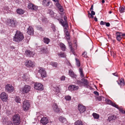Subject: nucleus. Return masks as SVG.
Masks as SVG:
<instances>
[{
    "mask_svg": "<svg viewBox=\"0 0 125 125\" xmlns=\"http://www.w3.org/2000/svg\"><path fill=\"white\" fill-rule=\"evenodd\" d=\"M24 36L22 33L18 31H17L13 37V41L16 42H19L24 39Z\"/></svg>",
    "mask_w": 125,
    "mask_h": 125,
    "instance_id": "obj_1",
    "label": "nucleus"
},
{
    "mask_svg": "<svg viewBox=\"0 0 125 125\" xmlns=\"http://www.w3.org/2000/svg\"><path fill=\"white\" fill-rule=\"evenodd\" d=\"M12 122L14 125H19L21 122V118L18 114H15L12 117Z\"/></svg>",
    "mask_w": 125,
    "mask_h": 125,
    "instance_id": "obj_2",
    "label": "nucleus"
},
{
    "mask_svg": "<svg viewBox=\"0 0 125 125\" xmlns=\"http://www.w3.org/2000/svg\"><path fill=\"white\" fill-rule=\"evenodd\" d=\"M7 23L10 26L14 27L16 26L17 22L16 20L14 19H9L7 20Z\"/></svg>",
    "mask_w": 125,
    "mask_h": 125,
    "instance_id": "obj_3",
    "label": "nucleus"
},
{
    "mask_svg": "<svg viewBox=\"0 0 125 125\" xmlns=\"http://www.w3.org/2000/svg\"><path fill=\"white\" fill-rule=\"evenodd\" d=\"M31 87L28 85H25L20 90L21 91L23 94H24L28 93L30 90Z\"/></svg>",
    "mask_w": 125,
    "mask_h": 125,
    "instance_id": "obj_4",
    "label": "nucleus"
},
{
    "mask_svg": "<svg viewBox=\"0 0 125 125\" xmlns=\"http://www.w3.org/2000/svg\"><path fill=\"white\" fill-rule=\"evenodd\" d=\"M30 107V102L28 100H25L23 103L22 108L24 111L28 110Z\"/></svg>",
    "mask_w": 125,
    "mask_h": 125,
    "instance_id": "obj_5",
    "label": "nucleus"
},
{
    "mask_svg": "<svg viewBox=\"0 0 125 125\" xmlns=\"http://www.w3.org/2000/svg\"><path fill=\"white\" fill-rule=\"evenodd\" d=\"M42 4L44 6L48 7L49 8H52L53 6L50 0H43Z\"/></svg>",
    "mask_w": 125,
    "mask_h": 125,
    "instance_id": "obj_6",
    "label": "nucleus"
},
{
    "mask_svg": "<svg viewBox=\"0 0 125 125\" xmlns=\"http://www.w3.org/2000/svg\"><path fill=\"white\" fill-rule=\"evenodd\" d=\"M38 72L40 73L42 78L45 77L47 76V73L45 69L42 67L39 68Z\"/></svg>",
    "mask_w": 125,
    "mask_h": 125,
    "instance_id": "obj_7",
    "label": "nucleus"
},
{
    "mask_svg": "<svg viewBox=\"0 0 125 125\" xmlns=\"http://www.w3.org/2000/svg\"><path fill=\"white\" fill-rule=\"evenodd\" d=\"M24 64L28 68H33L35 66L33 63L30 60H27Z\"/></svg>",
    "mask_w": 125,
    "mask_h": 125,
    "instance_id": "obj_8",
    "label": "nucleus"
},
{
    "mask_svg": "<svg viewBox=\"0 0 125 125\" xmlns=\"http://www.w3.org/2000/svg\"><path fill=\"white\" fill-rule=\"evenodd\" d=\"M34 54L35 53L33 52L28 49L25 50L24 53L26 56L30 57H33Z\"/></svg>",
    "mask_w": 125,
    "mask_h": 125,
    "instance_id": "obj_9",
    "label": "nucleus"
},
{
    "mask_svg": "<svg viewBox=\"0 0 125 125\" xmlns=\"http://www.w3.org/2000/svg\"><path fill=\"white\" fill-rule=\"evenodd\" d=\"M59 23L63 26L64 28H67L68 27V21H64L62 19H58Z\"/></svg>",
    "mask_w": 125,
    "mask_h": 125,
    "instance_id": "obj_10",
    "label": "nucleus"
},
{
    "mask_svg": "<svg viewBox=\"0 0 125 125\" xmlns=\"http://www.w3.org/2000/svg\"><path fill=\"white\" fill-rule=\"evenodd\" d=\"M86 108L85 106L82 104H79L78 105V109L80 113L84 112L86 110Z\"/></svg>",
    "mask_w": 125,
    "mask_h": 125,
    "instance_id": "obj_11",
    "label": "nucleus"
},
{
    "mask_svg": "<svg viewBox=\"0 0 125 125\" xmlns=\"http://www.w3.org/2000/svg\"><path fill=\"white\" fill-rule=\"evenodd\" d=\"M34 88L35 89L42 91L43 89V87L42 85L40 83H36L34 85Z\"/></svg>",
    "mask_w": 125,
    "mask_h": 125,
    "instance_id": "obj_12",
    "label": "nucleus"
},
{
    "mask_svg": "<svg viewBox=\"0 0 125 125\" xmlns=\"http://www.w3.org/2000/svg\"><path fill=\"white\" fill-rule=\"evenodd\" d=\"M5 89L9 93L12 92L14 90V88L11 85L7 84L5 86Z\"/></svg>",
    "mask_w": 125,
    "mask_h": 125,
    "instance_id": "obj_13",
    "label": "nucleus"
},
{
    "mask_svg": "<svg viewBox=\"0 0 125 125\" xmlns=\"http://www.w3.org/2000/svg\"><path fill=\"white\" fill-rule=\"evenodd\" d=\"M28 8L30 9L36 10L38 9V7L32 3H29L28 5Z\"/></svg>",
    "mask_w": 125,
    "mask_h": 125,
    "instance_id": "obj_14",
    "label": "nucleus"
},
{
    "mask_svg": "<svg viewBox=\"0 0 125 125\" xmlns=\"http://www.w3.org/2000/svg\"><path fill=\"white\" fill-rule=\"evenodd\" d=\"M0 96V98L3 101H6L8 99V96L4 92L1 93Z\"/></svg>",
    "mask_w": 125,
    "mask_h": 125,
    "instance_id": "obj_15",
    "label": "nucleus"
},
{
    "mask_svg": "<svg viewBox=\"0 0 125 125\" xmlns=\"http://www.w3.org/2000/svg\"><path fill=\"white\" fill-rule=\"evenodd\" d=\"M115 34L117 40L118 41L120 42L122 39V33L119 32H116Z\"/></svg>",
    "mask_w": 125,
    "mask_h": 125,
    "instance_id": "obj_16",
    "label": "nucleus"
},
{
    "mask_svg": "<svg viewBox=\"0 0 125 125\" xmlns=\"http://www.w3.org/2000/svg\"><path fill=\"white\" fill-rule=\"evenodd\" d=\"M34 31L32 27L29 26L27 29V33L30 35H33L34 34Z\"/></svg>",
    "mask_w": 125,
    "mask_h": 125,
    "instance_id": "obj_17",
    "label": "nucleus"
},
{
    "mask_svg": "<svg viewBox=\"0 0 125 125\" xmlns=\"http://www.w3.org/2000/svg\"><path fill=\"white\" fill-rule=\"evenodd\" d=\"M117 81L118 84L121 87L124 86L125 84L124 80L123 78H121L118 81Z\"/></svg>",
    "mask_w": 125,
    "mask_h": 125,
    "instance_id": "obj_18",
    "label": "nucleus"
},
{
    "mask_svg": "<svg viewBox=\"0 0 125 125\" xmlns=\"http://www.w3.org/2000/svg\"><path fill=\"white\" fill-rule=\"evenodd\" d=\"M68 88L69 90L72 91L77 90L79 88V87L75 85H72L69 86Z\"/></svg>",
    "mask_w": 125,
    "mask_h": 125,
    "instance_id": "obj_19",
    "label": "nucleus"
},
{
    "mask_svg": "<svg viewBox=\"0 0 125 125\" xmlns=\"http://www.w3.org/2000/svg\"><path fill=\"white\" fill-rule=\"evenodd\" d=\"M53 109L56 113H58L60 111V108L56 103H54L53 105Z\"/></svg>",
    "mask_w": 125,
    "mask_h": 125,
    "instance_id": "obj_20",
    "label": "nucleus"
},
{
    "mask_svg": "<svg viewBox=\"0 0 125 125\" xmlns=\"http://www.w3.org/2000/svg\"><path fill=\"white\" fill-rule=\"evenodd\" d=\"M69 75L72 77L76 79V75L73 72L71 69H70L69 71Z\"/></svg>",
    "mask_w": 125,
    "mask_h": 125,
    "instance_id": "obj_21",
    "label": "nucleus"
},
{
    "mask_svg": "<svg viewBox=\"0 0 125 125\" xmlns=\"http://www.w3.org/2000/svg\"><path fill=\"white\" fill-rule=\"evenodd\" d=\"M41 123L43 125H45L48 123V120L47 117H43L41 120Z\"/></svg>",
    "mask_w": 125,
    "mask_h": 125,
    "instance_id": "obj_22",
    "label": "nucleus"
},
{
    "mask_svg": "<svg viewBox=\"0 0 125 125\" xmlns=\"http://www.w3.org/2000/svg\"><path fill=\"white\" fill-rule=\"evenodd\" d=\"M81 80L82 81L83 86L87 87L89 86L88 84L89 83L87 79L83 78Z\"/></svg>",
    "mask_w": 125,
    "mask_h": 125,
    "instance_id": "obj_23",
    "label": "nucleus"
},
{
    "mask_svg": "<svg viewBox=\"0 0 125 125\" xmlns=\"http://www.w3.org/2000/svg\"><path fill=\"white\" fill-rule=\"evenodd\" d=\"M55 5L56 7L58 8L60 11L62 12L63 11V9L61 5L59 3V2H57L56 3Z\"/></svg>",
    "mask_w": 125,
    "mask_h": 125,
    "instance_id": "obj_24",
    "label": "nucleus"
},
{
    "mask_svg": "<svg viewBox=\"0 0 125 125\" xmlns=\"http://www.w3.org/2000/svg\"><path fill=\"white\" fill-rule=\"evenodd\" d=\"M59 120L62 123H66L67 122L66 119L62 116L59 117Z\"/></svg>",
    "mask_w": 125,
    "mask_h": 125,
    "instance_id": "obj_25",
    "label": "nucleus"
},
{
    "mask_svg": "<svg viewBox=\"0 0 125 125\" xmlns=\"http://www.w3.org/2000/svg\"><path fill=\"white\" fill-rule=\"evenodd\" d=\"M16 12L17 14L20 15H22L24 13L23 10L21 8L18 9L16 10Z\"/></svg>",
    "mask_w": 125,
    "mask_h": 125,
    "instance_id": "obj_26",
    "label": "nucleus"
},
{
    "mask_svg": "<svg viewBox=\"0 0 125 125\" xmlns=\"http://www.w3.org/2000/svg\"><path fill=\"white\" fill-rule=\"evenodd\" d=\"M116 118V115H113L112 116H109L108 118V120L109 122H110L112 120H115Z\"/></svg>",
    "mask_w": 125,
    "mask_h": 125,
    "instance_id": "obj_27",
    "label": "nucleus"
},
{
    "mask_svg": "<svg viewBox=\"0 0 125 125\" xmlns=\"http://www.w3.org/2000/svg\"><path fill=\"white\" fill-rule=\"evenodd\" d=\"M64 32H65L66 35L68 37V38H67L68 39H70V34L68 31L67 29V28H64Z\"/></svg>",
    "mask_w": 125,
    "mask_h": 125,
    "instance_id": "obj_28",
    "label": "nucleus"
},
{
    "mask_svg": "<svg viewBox=\"0 0 125 125\" xmlns=\"http://www.w3.org/2000/svg\"><path fill=\"white\" fill-rule=\"evenodd\" d=\"M60 46L62 51H65L66 47L65 45L63 43L61 42L60 43Z\"/></svg>",
    "mask_w": 125,
    "mask_h": 125,
    "instance_id": "obj_29",
    "label": "nucleus"
},
{
    "mask_svg": "<svg viewBox=\"0 0 125 125\" xmlns=\"http://www.w3.org/2000/svg\"><path fill=\"white\" fill-rule=\"evenodd\" d=\"M75 125H84L83 124V122L81 120H78L74 123Z\"/></svg>",
    "mask_w": 125,
    "mask_h": 125,
    "instance_id": "obj_30",
    "label": "nucleus"
},
{
    "mask_svg": "<svg viewBox=\"0 0 125 125\" xmlns=\"http://www.w3.org/2000/svg\"><path fill=\"white\" fill-rule=\"evenodd\" d=\"M43 41L45 43L48 44L50 42V39L48 38L44 37L43 38Z\"/></svg>",
    "mask_w": 125,
    "mask_h": 125,
    "instance_id": "obj_31",
    "label": "nucleus"
},
{
    "mask_svg": "<svg viewBox=\"0 0 125 125\" xmlns=\"http://www.w3.org/2000/svg\"><path fill=\"white\" fill-rule=\"evenodd\" d=\"M58 55L59 56L62 57H66V55L65 53L62 52H61L59 53L58 54Z\"/></svg>",
    "mask_w": 125,
    "mask_h": 125,
    "instance_id": "obj_32",
    "label": "nucleus"
},
{
    "mask_svg": "<svg viewBox=\"0 0 125 125\" xmlns=\"http://www.w3.org/2000/svg\"><path fill=\"white\" fill-rule=\"evenodd\" d=\"M54 91L57 94L58 93L60 92V89L58 87L56 86L54 87Z\"/></svg>",
    "mask_w": 125,
    "mask_h": 125,
    "instance_id": "obj_33",
    "label": "nucleus"
},
{
    "mask_svg": "<svg viewBox=\"0 0 125 125\" xmlns=\"http://www.w3.org/2000/svg\"><path fill=\"white\" fill-rule=\"evenodd\" d=\"M49 13L51 16L52 17H53L54 16V13L53 11L51 10H49L47 13Z\"/></svg>",
    "mask_w": 125,
    "mask_h": 125,
    "instance_id": "obj_34",
    "label": "nucleus"
},
{
    "mask_svg": "<svg viewBox=\"0 0 125 125\" xmlns=\"http://www.w3.org/2000/svg\"><path fill=\"white\" fill-rule=\"evenodd\" d=\"M125 7L124 6V7H120L119 10L121 13H123L125 12Z\"/></svg>",
    "mask_w": 125,
    "mask_h": 125,
    "instance_id": "obj_35",
    "label": "nucleus"
},
{
    "mask_svg": "<svg viewBox=\"0 0 125 125\" xmlns=\"http://www.w3.org/2000/svg\"><path fill=\"white\" fill-rule=\"evenodd\" d=\"M92 115L94 117L95 119H98L99 118V115L96 113H93Z\"/></svg>",
    "mask_w": 125,
    "mask_h": 125,
    "instance_id": "obj_36",
    "label": "nucleus"
},
{
    "mask_svg": "<svg viewBox=\"0 0 125 125\" xmlns=\"http://www.w3.org/2000/svg\"><path fill=\"white\" fill-rule=\"evenodd\" d=\"M75 59L76 61L77 66L78 67H80V66L81 64L79 60L77 58H75Z\"/></svg>",
    "mask_w": 125,
    "mask_h": 125,
    "instance_id": "obj_37",
    "label": "nucleus"
},
{
    "mask_svg": "<svg viewBox=\"0 0 125 125\" xmlns=\"http://www.w3.org/2000/svg\"><path fill=\"white\" fill-rule=\"evenodd\" d=\"M21 100V99L19 97L17 96H16L15 99V101L17 103H20Z\"/></svg>",
    "mask_w": 125,
    "mask_h": 125,
    "instance_id": "obj_38",
    "label": "nucleus"
},
{
    "mask_svg": "<svg viewBox=\"0 0 125 125\" xmlns=\"http://www.w3.org/2000/svg\"><path fill=\"white\" fill-rule=\"evenodd\" d=\"M51 28L52 29L53 32H55L56 31L55 26L53 24H52L51 26Z\"/></svg>",
    "mask_w": 125,
    "mask_h": 125,
    "instance_id": "obj_39",
    "label": "nucleus"
},
{
    "mask_svg": "<svg viewBox=\"0 0 125 125\" xmlns=\"http://www.w3.org/2000/svg\"><path fill=\"white\" fill-rule=\"evenodd\" d=\"M57 63L56 62H52L51 63V64L53 66L57 67Z\"/></svg>",
    "mask_w": 125,
    "mask_h": 125,
    "instance_id": "obj_40",
    "label": "nucleus"
},
{
    "mask_svg": "<svg viewBox=\"0 0 125 125\" xmlns=\"http://www.w3.org/2000/svg\"><path fill=\"white\" fill-rule=\"evenodd\" d=\"M76 83L78 85L81 86H83L82 81L78 80L77 81Z\"/></svg>",
    "mask_w": 125,
    "mask_h": 125,
    "instance_id": "obj_41",
    "label": "nucleus"
},
{
    "mask_svg": "<svg viewBox=\"0 0 125 125\" xmlns=\"http://www.w3.org/2000/svg\"><path fill=\"white\" fill-rule=\"evenodd\" d=\"M105 101L107 104H110V105H111L112 102L111 100L108 99H106L105 100Z\"/></svg>",
    "mask_w": 125,
    "mask_h": 125,
    "instance_id": "obj_42",
    "label": "nucleus"
},
{
    "mask_svg": "<svg viewBox=\"0 0 125 125\" xmlns=\"http://www.w3.org/2000/svg\"><path fill=\"white\" fill-rule=\"evenodd\" d=\"M111 105L114 106V107L117 108L118 109V108H119V107H118V105H117L115 103H113V102H112Z\"/></svg>",
    "mask_w": 125,
    "mask_h": 125,
    "instance_id": "obj_43",
    "label": "nucleus"
},
{
    "mask_svg": "<svg viewBox=\"0 0 125 125\" xmlns=\"http://www.w3.org/2000/svg\"><path fill=\"white\" fill-rule=\"evenodd\" d=\"M41 52H44V53H46V49L44 47H42V48H41Z\"/></svg>",
    "mask_w": 125,
    "mask_h": 125,
    "instance_id": "obj_44",
    "label": "nucleus"
},
{
    "mask_svg": "<svg viewBox=\"0 0 125 125\" xmlns=\"http://www.w3.org/2000/svg\"><path fill=\"white\" fill-rule=\"evenodd\" d=\"M65 98L66 100L67 101L70 100L71 99V97L68 95L65 96Z\"/></svg>",
    "mask_w": 125,
    "mask_h": 125,
    "instance_id": "obj_45",
    "label": "nucleus"
},
{
    "mask_svg": "<svg viewBox=\"0 0 125 125\" xmlns=\"http://www.w3.org/2000/svg\"><path fill=\"white\" fill-rule=\"evenodd\" d=\"M111 55L113 56L114 57H115L116 55V54L115 52H111Z\"/></svg>",
    "mask_w": 125,
    "mask_h": 125,
    "instance_id": "obj_46",
    "label": "nucleus"
},
{
    "mask_svg": "<svg viewBox=\"0 0 125 125\" xmlns=\"http://www.w3.org/2000/svg\"><path fill=\"white\" fill-rule=\"evenodd\" d=\"M65 76H62L60 78V79L61 81H64L65 79Z\"/></svg>",
    "mask_w": 125,
    "mask_h": 125,
    "instance_id": "obj_47",
    "label": "nucleus"
},
{
    "mask_svg": "<svg viewBox=\"0 0 125 125\" xmlns=\"http://www.w3.org/2000/svg\"><path fill=\"white\" fill-rule=\"evenodd\" d=\"M86 53L84 52H83L82 54V55L83 56V57H86Z\"/></svg>",
    "mask_w": 125,
    "mask_h": 125,
    "instance_id": "obj_48",
    "label": "nucleus"
},
{
    "mask_svg": "<svg viewBox=\"0 0 125 125\" xmlns=\"http://www.w3.org/2000/svg\"><path fill=\"white\" fill-rule=\"evenodd\" d=\"M105 23L106 22L102 21L100 22V24L102 25H104L105 24Z\"/></svg>",
    "mask_w": 125,
    "mask_h": 125,
    "instance_id": "obj_49",
    "label": "nucleus"
},
{
    "mask_svg": "<svg viewBox=\"0 0 125 125\" xmlns=\"http://www.w3.org/2000/svg\"><path fill=\"white\" fill-rule=\"evenodd\" d=\"M13 124L11 121H8V124L7 125H13Z\"/></svg>",
    "mask_w": 125,
    "mask_h": 125,
    "instance_id": "obj_50",
    "label": "nucleus"
},
{
    "mask_svg": "<svg viewBox=\"0 0 125 125\" xmlns=\"http://www.w3.org/2000/svg\"><path fill=\"white\" fill-rule=\"evenodd\" d=\"M106 26L107 27H109L110 25V23L109 22H106L105 23Z\"/></svg>",
    "mask_w": 125,
    "mask_h": 125,
    "instance_id": "obj_51",
    "label": "nucleus"
},
{
    "mask_svg": "<svg viewBox=\"0 0 125 125\" xmlns=\"http://www.w3.org/2000/svg\"><path fill=\"white\" fill-rule=\"evenodd\" d=\"M80 75L82 77H83L84 76V74L83 73V72L80 73Z\"/></svg>",
    "mask_w": 125,
    "mask_h": 125,
    "instance_id": "obj_52",
    "label": "nucleus"
},
{
    "mask_svg": "<svg viewBox=\"0 0 125 125\" xmlns=\"http://www.w3.org/2000/svg\"><path fill=\"white\" fill-rule=\"evenodd\" d=\"M70 48L71 49V51L73 53L74 52V49L72 47H70Z\"/></svg>",
    "mask_w": 125,
    "mask_h": 125,
    "instance_id": "obj_53",
    "label": "nucleus"
},
{
    "mask_svg": "<svg viewBox=\"0 0 125 125\" xmlns=\"http://www.w3.org/2000/svg\"><path fill=\"white\" fill-rule=\"evenodd\" d=\"M112 74L114 75L116 77L118 76V75L117 73H112Z\"/></svg>",
    "mask_w": 125,
    "mask_h": 125,
    "instance_id": "obj_54",
    "label": "nucleus"
},
{
    "mask_svg": "<svg viewBox=\"0 0 125 125\" xmlns=\"http://www.w3.org/2000/svg\"><path fill=\"white\" fill-rule=\"evenodd\" d=\"M94 93L97 95H99V93L96 91H94Z\"/></svg>",
    "mask_w": 125,
    "mask_h": 125,
    "instance_id": "obj_55",
    "label": "nucleus"
},
{
    "mask_svg": "<svg viewBox=\"0 0 125 125\" xmlns=\"http://www.w3.org/2000/svg\"><path fill=\"white\" fill-rule=\"evenodd\" d=\"M64 21H67V18L65 16H64Z\"/></svg>",
    "mask_w": 125,
    "mask_h": 125,
    "instance_id": "obj_56",
    "label": "nucleus"
},
{
    "mask_svg": "<svg viewBox=\"0 0 125 125\" xmlns=\"http://www.w3.org/2000/svg\"><path fill=\"white\" fill-rule=\"evenodd\" d=\"M68 45L70 48L71 47H72V43H71V42H68Z\"/></svg>",
    "mask_w": 125,
    "mask_h": 125,
    "instance_id": "obj_57",
    "label": "nucleus"
},
{
    "mask_svg": "<svg viewBox=\"0 0 125 125\" xmlns=\"http://www.w3.org/2000/svg\"><path fill=\"white\" fill-rule=\"evenodd\" d=\"M53 0L54 2L56 3H57L59 2V0Z\"/></svg>",
    "mask_w": 125,
    "mask_h": 125,
    "instance_id": "obj_58",
    "label": "nucleus"
},
{
    "mask_svg": "<svg viewBox=\"0 0 125 125\" xmlns=\"http://www.w3.org/2000/svg\"><path fill=\"white\" fill-rule=\"evenodd\" d=\"M98 100L101 101L102 100V98L101 97H98L97 98Z\"/></svg>",
    "mask_w": 125,
    "mask_h": 125,
    "instance_id": "obj_59",
    "label": "nucleus"
},
{
    "mask_svg": "<svg viewBox=\"0 0 125 125\" xmlns=\"http://www.w3.org/2000/svg\"><path fill=\"white\" fill-rule=\"evenodd\" d=\"M93 10V5H92L91 6V8H90V11H91V10Z\"/></svg>",
    "mask_w": 125,
    "mask_h": 125,
    "instance_id": "obj_60",
    "label": "nucleus"
},
{
    "mask_svg": "<svg viewBox=\"0 0 125 125\" xmlns=\"http://www.w3.org/2000/svg\"><path fill=\"white\" fill-rule=\"evenodd\" d=\"M95 12L94 11H93V10L91 11V14H92L93 15H95Z\"/></svg>",
    "mask_w": 125,
    "mask_h": 125,
    "instance_id": "obj_61",
    "label": "nucleus"
},
{
    "mask_svg": "<svg viewBox=\"0 0 125 125\" xmlns=\"http://www.w3.org/2000/svg\"><path fill=\"white\" fill-rule=\"evenodd\" d=\"M79 71L80 73H81L82 72H83V69L81 67H80L79 69Z\"/></svg>",
    "mask_w": 125,
    "mask_h": 125,
    "instance_id": "obj_62",
    "label": "nucleus"
},
{
    "mask_svg": "<svg viewBox=\"0 0 125 125\" xmlns=\"http://www.w3.org/2000/svg\"><path fill=\"white\" fill-rule=\"evenodd\" d=\"M122 38L123 37H125V33H122Z\"/></svg>",
    "mask_w": 125,
    "mask_h": 125,
    "instance_id": "obj_63",
    "label": "nucleus"
},
{
    "mask_svg": "<svg viewBox=\"0 0 125 125\" xmlns=\"http://www.w3.org/2000/svg\"><path fill=\"white\" fill-rule=\"evenodd\" d=\"M94 20H95V21H96V22L97 21V18L96 17H95L94 18Z\"/></svg>",
    "mask_w": 125,
    "mask_h": 125,
    "instance_id": "obj_64",
    "label": "nucleus"
}]
</instances>
